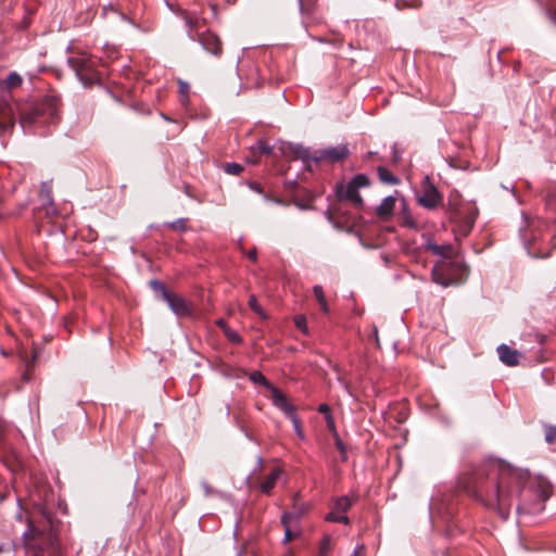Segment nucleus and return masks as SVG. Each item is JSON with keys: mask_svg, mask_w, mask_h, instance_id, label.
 Wrapping results in <instances>:
<instances>
[{"mask_svg": "<svg viewBox=\"0 0 556 556\" xmlns=\"http://www.w3.org/2000/svg\"><path fill=\"white\" fill-rule=\"evenodd\" d=\"M527 478V472L509 466L488 464L475 473L472 495L485 507L496 510L502 519H507Z\"/></svg>", "mask_w": 556, "mask_h": 556, "instance_id": "f257e3e1", "label": "nucleus"}, {"mask_svg": "<svg viewBox=\"0 0 556 556\" xmlns=\"http://www.w3.org/2000/svg\"><path fill=\"white\" fill-rule=\"evenodd\" d=\"M426 248L434 255L443 257L432 268L433 281L443 287L456 283L458 278L454 275V270L463 271L464 266L459 262L450 260L453 254V248L448 244L440 245L432 241H428Z\"/></svg>", "mask_w": 556, "mask_h": 556, "instance_id": "f03ea898", "label": "nucleus"}, {"mask_svg": "<svg viewBox=\"0 0 556 556\" xmlns=\"http://www.w3.org/2000/svg\"><path fill=\"white\" fill-rule=\"evenodd\" d=\"M181 17L188 27L187 36L192 41H198L202 48L213 54L220 56L223 53V43L219 37L211 30L200 33L199 29L205 24L203 18H200L195 12L184 11Z\"/></svg>", "mask_w": 556, "mask_h": 556, "instance_id": "7ed1b4c3", "label": "nucleus"}, {"mask_svg": "<svg viewBox=\"0 0 556 556\" xmlns=\"http://www.w3.org/2000/svg\"><path fill=\"white\" fill-rule=\"evenodd\" d=\"M67 62L83 85L91 86L100 81V72L98 71L100 59L83 51L68 58Z\"/></svg>", "mask_w": 556, "mask_h": 556, "instance_id": "20e7f679", "label": "nucleus"}, {"mask_svg": "<svg viewBox=\"0 0 556 556\" xmlns=\"http://www.w3.org/2000/svg\"><path fill=\"white\" fill-rule=\"evenodd\" d=\"M276 393L277 395L275 399V407L281 410L291 420L295 434L300 440H304L305 434L302 429L301 421L298 415L295 414L294 406L291 403H289L286 395H280L277 391Z\"/></svg>", "mask_w": 556, "mask_h": 556, "instance_id": "39448f33", "label": "nucleus"}, {"mask_svg": "<svg viewBox=\"0 0 556 556\" xmlns=\"http://www.w3.org/2000/svg\"><path fill=\"white\" fill-rule=\"evenodd\" d=\"M349 155V148L346 144H340L337 147H329L317 150L313 153V162L328 161L330 163L340 162L346 159Z\"/></svg>", "mask_w": 556, "mask_h": 556, "instance_id": "423d86ee", "label": "nucleus"}, {"mask_svg": "<svg viewBox=\"0 0 556 556\" xmlns=\"http://www.w3.org/2000/svg\"><path fill=\"white\" fill-rule=\"evenodd\" d=\"M336 195L339 200H345L352 203L355 207L361 208L364 204V201L358 192V190L349 182H340L336 187Z\"/></svg>", "mask_w": 556, "mask_h": 556, "instance_id": "0eeeda50", "label": "nucleus"}, {"mask_svg": "<svg viewBox=\"0 0 556 556\" xmlns=\"http://www.w3.org/2000/svg\"><path fill=\"white\" fill-rule=\"evenodd\" d=\"M441 202L442 197L433 185L427 186L421 195L418 197V203L428 210L435 208Z\"/></svg>", "mask_w": 556, "mask_h": 556, "instance_id": "6e6552de", "label": "nucleus"}, {"mask_svg": "<svg viewBox=\"0 0 556 556\" xmlns=\"http://www.w3.org/2000/svg\"><path fill=\"white\" fill-rule=\"evenodd\" d=\"M283 153L291 159H301L305 167L309 169V162H313L309 150L302 144H288Z\"/></svg>", "mask_w": 556, "mask_h": 556, "instance_id": "1a4fd4ad", "label": "nucleus"}, {"mask_svg": "<svg viewBox=\"0 0 556 556\" xmlns=\"http://www.w3.org/2000/svg\"><path fill=\"white\" fill-rule=\"evenodd\" d=\"M164 301L177 316H187L190 311L186 301L176 293H165Z\"/></svg>", "mask_w": 556, "mask_h": 556, "instance_id": "9d476101", "label": "nucleus"}, {"mask_svg": "<svg viewBox=\"0 0 556 556\" xmlns=\"http://www.w3.org/2000/svg\"><path fill=\"white\" fill-rule=\"evenodd\" d=\"M497 353L501 362H503L505 365L516 366L519 364L521 354L517 350H513L506 344H501L497 348Z\"/></svg>", "mask_w": 556, "mask_h": 556, "instance_id": "9b49d317", "label": "nucleus"}, {"mask_svg": "<svg viewBox=\"0 0 556 556\" xmlns=\"http://www.w3.org/2000/svg\"><path fill=\"white\" fill-rule=\"evenodd\" d=\"M250 380L256 384H261V386H264L266 389H268L270 391V400H271V403L273 405L275 406V399H276V391L280 394V395H285L282 393L281 390H279L277 387H275L274 384H271L267 379L266 377L258 370H255L253 372L250 374Z\"/></svg>", "mask_w": 556, "mask_h": 556, "instance_id": "f8f14e48", "label": "nucleus"}, {"mask_svg": "<svg viewBox=\"0 0 556 556\" xmlns=\"http://www.w3.org/2000/svg\"><path fill=\"white\" fill-rule=\"evenodd\" d=\"M283 473L282 469L275 467L266 478L260 483L258 489L263 494L269 495L275 488L278 479Z\"/></svg>", "mask_w": 556, "mask_h": 556, "instance_id": "ddd939ff", "label": "nucleus"}, {"mask_svg": "<svg viewBox=\"0 0 556 556\" xmlns=\"http://www.w3.org/2000/svg\"><path fill=\"white\" fill-rule=\"evenodd\" d=\"M39 115V108L27 105L20 111V122L23 127L29 126L36 122Z\"/></svg>", "mask_w": 556, "mask_h": 556, "instance_id": "4468645a", "label": "nucleus"}, {"mask_svg": "<svg viewBox=\"0 0 556 556\" xmlns=\"http://www.w3.org/2000/svg\"><path fill=\"white\" fill-rule=\"evenodd\" d=\"M534 483H535L534 488H535L538 498L541 502H545L547 498H549V496L553 493V486L549 483V481H547L544 478H538Z\"/></svg>", "mask_w": 556, "mask_h": 556, "instance_id": "2eb2a0df", "label": "nucleus"}, {"mask_svg": "<svg viewBox=\"0 0 556 556\" xmlns=\"http://www.w3.org/2000/svg\"><path fill=\"white\" fill-rule=\"evenodd\" d=\"M298 498L299 494H295L292 510L282 514V516H288L289 521H298L307 511V505L298 502Z\"/></svg>", "mask_w": 556, "mask_h": 556, "instance_id": "dca6fc26", "label": "nucleus"}, {"mask_svg": "<svg viewBox=\"0 0 556 556\" xmlns=\"http://www.w3.org/2000/svg\"><path fill=\"white\" fill-rule=\"evenodd\" d=\"M395 207V198L394 197H387L384 198L381 203L377 207V215L379 217L386 218L389 217Z\"/></svg>", "mask_w": 556, "mask_h": 556, "instance_id": "f3484780", "label": "nucleus"}, {"mask_svg": "<svg viewBox=\"0 0 556 556\" xmlns=\"http://www.w3.org/2000/svg\"><path fill=\"white\" fill-rule=\"evenodd\" d=\"M545 204L547 210L552 213V218L556 220V185H551L546 189Z\"/></svg>", "mask_w": 556, "mask_h": 556, "instance_id": "a211bd4d", "label": "nucleus"}, {"mask_svg": "<svg viewBox=\"0 0 556 556\" xmlns=\"http://www.w3.org/2000/svg\"><path fill=\"white\" fill-rule=\"evenodd\" d=\"M313 292H314V295L319 304V307L320 309L325 313V314H329L330 313V307H329V304L326 300V296H325V293H324V289L321 286L319 285H315L313 287Z\"/></svg>", "mask_w": 556, "mask_h": 556, "instance_id": "6ab92c4d", "label": "nucleus"}, {"mask_svg": "<svg viewBox=\"0 0 556 556\" xmlns=\"http://www.w3.org/2000/svg\"><path fill=\"white\" fill-rule=\"evenodd\" d=\"M355 500V497L351 498L350 496H341L336 500L333 508L339 513L346 514Z\"/></svg>", "mask_w": 556, "mask_h": 556, "instance_id": "aec40b11", "label": "nucleus"}, {"mask_svg": "<svg viewBox=\"0 0 556 556\" xmlns=\"http://www.w3.org/2000/svg\"><path fill=\"white\" fill-rule=\"evenodd\" d=\"M378 175L382 182L388 185H397L400 180L386 167L379 166L378 167Z\"/></svg>", "mask_w": 556, "mask_h": 556, "instance_id": "412c9836", "label": "nucleus"}, {"mask_svg": "<svg viewBox=\"0 0 556 556\" xmlns=\"http://www.w3.org/2000/svg\"><path fill=\"white\" fill-rule=\"evenodd\" d=\"M39 534V530L34 526L33 521L28 519L27 529L23 533V542L25 546H29L30 541Z\"/></svg>", "mask_w": 556, "mask_h": 556, "instance_id": "4be33fe9", "label": "nucleus"}, {"mask_svg": "<svg viewBox=\"0 0 556 556\" xmlns=\"http://www.w3.org/2000/svg\"><path fill=\"white\" fill-rule=\"evenodd\" d=\"M544 439L545 442L556 448V426L545 425L544 426Z\"/></svg>", "mask_w": 556, "mask_h": 556, "instance_id": "5701e85b", "label": "nucleus"}, {"mask_svg": "<svg viewBox=\"0 0 556 556\" xmlns=\"http://www.w3.org/2000/svg\"><path fill=\"white\" fill-rule=\"evenodd\" d=\"M22 83H23V78L16 72H11L4 81L5 87L9 89L18 87V86H21Z\"/></svg>", "mask_w": 556, "mask_h": 556, "instance_id": "b1692460", "label": "nucleus"}, {"mask_svg": "<svg viewBox=\"0 0 556 556\" xmlns=\"http://www.w3.org/2000/svg\"><path fill=\"white\" fill-rule=\"evenodd\" d=\"M316 0H298L300 12L303 15H311L314 12V5Z\"/></svg>", "mask_w": 556, "mask_h": 556, "instance_id": "393cba45", "label": "nucleus"}, {"mask_svg": "<svg viewBox=\"0 0 556 556\" xmlns=\"http://www.w3.org/2000/svg\"><path fill=\"white\" fill-rule=\"evenodd\" d=\"M350 184L358 190L359 188L369 186V179L364 174H357L350 180Z\"/></svg>", "mask_w": 556, "mask_h": 556, "instance_id": "a878e982", "label": "nucleus"}, {"mask_svg": "<svg viewBox=\"0 0 556 556\" xmlns=\"http://www.w3.org/2000/svg\"><path fill=\"white\" fill-rule=\"evenodd\" d=\"M188 219L187 218H178L174 222L166 223L165 226L169 227L170 229L178 230V231H186L188 229Z\"/></svg>", "mask_w": 556, "mask_h": 556, "instance_id": "bb28decb", "label": "nucleus"}, {"mask_svg": "<svg viewBox=\"0 0 556 556\" xmlns=\"http://www.w3.org/2000/svg\"><path fill=\"white\" fill-rule=\"evenodd\" d=\"M249 306L258 316H261L262 318H266L265 312L262 308V306L258 304L257 299L254 294L250 295V298H249Z\"/></svg>", "mask_w": 556, "mask_h": 556, "instance_id": "cd10ccee", "label": "nucleus"}, {"mask_svg": "<svg viewBox=\"0 0 556 556\" xmlns=\"http://www.w3.org/2000/svg\"><path fill=\"white\" fill-rule=\"evenodd\" d=\"M281 525L285 528L283 543H288L293 538V533L291 530V521L288 520V516H281Z\"/></svg>", "mask_w": 556, "mask_h": 556, "instance_id": "c85d7f7f", "label": "nucleus"}, {"mask_svg": "<svg viewBox=\"0 0 556 556\" xmlns=\"http://www.w3.org/2000/svg\"><path fill=\"white\" fill-rule=\"evenodd\" d=\"M331 549V538L330 535H324L319 545L318 556H328V553Z\"/></svg>", "mask_w": 556, "mask_h": 556, "instance_id": "c756f323", "label": "nucleus"}, {"mask_svg": "<svg viewBox=\"0 0 556 556\" xmlns=\"http://www.w3.org/2000/svg\"><path fill=\"white\" fill-rule=\"evenodd\" d=\"M225 173L229 175H239L243 170V166L239 163H227L224 166Z\"/></svg>", "mask_w": 556, "mask_h": 556, "instance_id": "7c9ffc66", "label": "nucleus"}, {"mask_svg": "<svg viewBox=\"0 0 556 556\" xmlns=\"http://www.w3.org/2000/svg\"><path fill=\"white\" fill-rule=\"evenodd\" d=\"M224 333H225L226 338L235 344H239L242 342L240 334L236 330H233L229 327H225Z\"/></svg>", "mask_w": 556, "mask_h": 556, "instance_id": "2f4dec72", "label": "nucleus"}, {"mask_svg": "<svg viewBox=\"0 0 556 556\" xmlns=\"http://www.w3.org/2000/svg\"><path fill=\"white\" fill-rule=\"evenodd\" d=\"M294 324L298 329H300L304 334L308 333V327L306 324V318L303 315H298L294 317Z\"/></svg>", "mask_w": 556, "mask_h": 556, "instance_id": "473e14b6", "label": "nucleus"}, {"mask_svg": "<svg viewBox=\"0 0 556 556\" xmlns=\"http://www.w3.org/2000/svg\"><path fill=\"white\" fill-rule=\"evenodd\" d=\"M189 85L186 81L179 80V92L181 94V101L186 103L189 99Z\"/></svg>", "mask_w": 556, "mask_h": 556, "instance_id": "72a5a7b5", "label": "nucleus"}, {"mask_svg": "<svg viewBox=\"0 0 556 556\" xmlns=\"http://www.w3.org/2000/svg\"><path fill=\"white\" fill-rule=\"evenodd\" d=\"M150 285L155 291H160L162 293L163 299L165 298V293H169V291L166 290L165 286L157 280H151Z\"/></svg>", "mask_w": 556, "mask_h": 556, "instance_id": "f704fd0d", "label": "nucleus"}, {"mask_svg": "<svg viewBox=\"0 0 556 556\" xmlns=\"http://www.w3.org/2000/svg\"><path fill=\"white\" fill-rule=\"evenodd\" d=\"M201 486L204 491L205 496H212L213 494H215V490L208 484L207 481H201Z\"/></svg>", "mask_w": 556, "mask_h": 556, "instance_id": "c9c22d12", "label": "nucleus"}, {"mask_svg": "<svg viewBox=\"0 0 556 556\" xmlns=\"http://www.w3.org/2000/svg\"><path fill=\"white\" fill-rule=\"evenodd\" d=\"M342 513L337 511L333 507L330 513L327 514L326 520L330 522H338V519Z\"/></svg>", "mask_w": 556, "mask_h": 556, "instance_id": "e433bc0d", "label": "nucleus"}, {"mask_svg": "<svg viewBox=\"0 0 556 556\" xmlns=\"http://www.w3.org/2000/svg\"><path fill=\"white\" fill-rule=\"evenodd\" d=\"M257 149L261 153L263 154H269L271 152V147H269L266 142L264 141H258L257 142Z\"/></svg>", "mask_w": 556, "mask_h": 556, "instance_id": "4c0bfd02", "label": "nucleus"}, {"mask_svg": "<svg viewBox=\"0 0 556 556\" xmlns=\"http://www.w3.org/2000/svg\"><path fill=\"white\" fill-rule=\"evenodd\" d=\"M318 412L324 414L326 417L330 416V408L327 404H320L318 407Z\"/></svg>", "mask_w": 556, "mask_h": 556, "instance_id": "58836bf2", "label": "nucleus"}, {"mask_svg": "<svg viewBox=\"0 0 556 556\" xmlns=\"http://www.w3.org/2000/svg\"><path fill=\"white\" fill-rule=\"evenodd\" d=\"M249 187H250L253 191H255V192H257V193H263L262 187H261V185H260V184H257V182H250V184H249Z\"/></svg>", "mask_w": 556, "mask_h": 556, "instance_id": "ea45409f", "label": "nucleus"}, {"mask_svg": "<svg viewBox=\"0 0 556 556\" xmlns=\"http://www.w3.org/2000/svg\"><path fill=\"white\" fill-rule=\"evenodd\" d=\"M247 256H248L251 261L255 262V261H256V258H257V252H256V250H255V249L250 250V251L247 253Z\"/></svg>", "mask_w": 556, "mask_h": 556, "instance_id": "a19ab883", "label": "nucleus"}, {"mask_svg": "<svg viewBox=\"0 0 556 556\" xmlns=\"http://www.w3.org/2000/svg\"><path fill=\"white\" fill-rule=\"evenodd\" d=\"M338 522L339 523H343V525H349L350 523V519H349V517L345 514H341L339 519H338Z\"/></svg>", "mask_w": 556, "mask_h": 556, "instance_id": "79ce46f5", "label": "nucleus"}, {"mask_svg": "<svg viewBox=\"0 0 556 556\" xmlns=\"http://www.w3.org/2000/svg\"><path fill=\"white\" fill-rule=\"evenodd\" d=\"M336 445L337 447L339 448V451L344 454L345 453V447H344V444L343 442L337 437V441H336Z\"/></svg>", "mask_w": 556, "mask_h": 556, "instance_id": "37998d69", "label": "nucleus"}, {"mask_svg": "<svg viewBox=\"0 0 556 556\" xmlns=\"http://www.w3.org/2000/svg\"><path fill=\"white\" fill-rule=\"evenodd\" d=\"M326 419H327V424H328L329 429L334 430V421H333L332 417L331 416H327Z\"/></svg>", "mask_w": 556, "mask_h": 556, "instance_id": "c03bdc74", "label": "nucleus"}, {"mask_svg": "<svg viewBox=\"0 0 556 556\" xmlns=\"http://www.w3.org/2000/svg\"><path fill=\"white\" fill-rule=\"evenodd\" d=\"M36 357H37V354L34 353L33 356H31V359L30 361H26V368H27V370H29V368H30L31 364L35 362Z\"/></svg>", "mask_w": 556, "mask_h": 556, "instance_id": "a18cd8bd", "label": "nucleus"}, {"mask_svg": "<svg viewBox=\"0 0 556 556\" xmlns=\"http://www.w3.org/2000/svg\"><path fill=\"white\" fill-rule=\"evenodd\" d=\"M216 324H217V326H219V327L223 329V331H224V332H225V327H228V326H227V324H226V321H225V320H223V319H218V320L216 321Z\"/></svg>", "mask_w": 556, "mask_h": 556, "instance_id": "49530a36", "label": "nucleus"}, {"mask_svg": "<svg viewBox=\"0 0 556 556\" xmlns=\"http://www.w3.org/2000/svg\"><path fill=\"white\" fill-rule=\"evenodd\" d=\"M395 5L401 10L404 8V5H406V2L404 0H396Z\"/></svg>", "mask_w": 556, "mask_h": 556, "instance_id": "de8ad7c7", "label": "nucleus"}, {"mask_svg": "<svg viewBox=\"0 0 556 556\" xmlns=\"http://www.w3.org/2000/svg\"><path fill=\"white\" fill-rule=\"evenodd\" d=\"M262 466H263V459H262V457H258L257 458V468L261 469Z\"/></svg>", "mask_w": 556, "mask_h": 556, "instance_id": "09e8293b", "label": "nucleus"}, {"mask_svg": "<svg viewBox=\"0 0 556 556\" xmlns=\"http://www.w3.org/2000/svg\"><path fill=\"white\" fill-rule=\"evenodd\" d=\"M375 336H376V342H377V344H379V338H378L377 329H375Z\"/></svg>", "mask_w": 556, "mask_h": 556, "instance_id": "8fccbe9b", "label": "nucleus"}, {"mask_svg": "<svg viewBox=\"0 0 556 556\" xmlns=\"http://www.w3.org/2000/svg\"><path fill=\"white\" fill-rule=\"evenodd\" d=\"M124 21H127L129 23H132L128 17H126L125 15L122 16Z\"/></svg>", "mask_w": 556, "mask_h": 556, "instance_id": "3c124183", "label": "nucleus"}, {"mask_svg": "<svg viewBox=\"0 0 556 556\" xmlns=\"http://www.w3.org/2000/svg\"><path fill=\"white\" fill-rule=\"evenodd\" d=\"M407 224H408L410 227H415V224H414L413 222L407 220Z\"/></svg>", "mask_w": 556, "mask_h": 556, "instance_id": "603ef678", "label": "nucleus"}, {"mask_svg": "<svg viewBox=\"0 0 556 556\" xmlns=\"http://www.w3.org/2000/svg\"><path fill=\"white\" fill-rule=\"evenodd\" d=\"M517 511L520 513L521 511V507L518 505L517 506Z\"/></svg>", "mask_w": 556, "mask_h": 556, "instance_id": "864d4df0", "label": "nucleus"}, {"mask_svg": "<svg viewBox=\"0 0 556 556\" xmlns=\"http://www.w3.org/2000/svg\"><path fill=\"white\" fill-rule=\"evenodd\" d=\"M352 556H357V549L354 551Z\"/></svg>", "mask_w": 556, "mask_h": 556, "instance_id": "5fc2aeb1", "label": "nucleus"}, {"mask_svg": "<svg viewBox=\"0 0 556 556\" xmlns=\"http://www.w3.org/2000/svg\"><path fill=\"white\" fill-rule=\"evenodd\" d=\"M554 240H555V245H556V236H554Z\"/></svg>", "mask_w": 556, "mask_h": 556, "instance_id": "6e6d98bb", "label": "nucleus"}]
</instances>
